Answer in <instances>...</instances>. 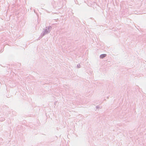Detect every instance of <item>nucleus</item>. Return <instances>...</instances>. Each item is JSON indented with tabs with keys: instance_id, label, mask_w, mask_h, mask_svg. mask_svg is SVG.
I'll return each instance as SVG.
<instances>
[{
	"instance_id": "1",
	"label": "nucleus",
	"mask_w": 146,
	"mask_h": 146,
	"mask_svg": "<svg viewBox=\"0 0 146 146\" xmlns=\"http://www.w3.org/2000/svg\"><path fill=\"white\" fill-rule=\"evenodd\" d=\"M106 56V54H102L100 56V58H103L105 57Z\"/></svg>"
}]
</instances>
